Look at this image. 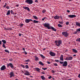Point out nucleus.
<instances>
[{"mask_svg":"<svg viewBox=\"0 0 80 80\" xmlns=\"http://www.w3.org/2000/svg\"><path fill=\"white\" fill-rule=\"evenodd\" d=\"M62 41L61 40H56L54 42L55 45L57 47H60V45L62 43Z\"/></svg>","mask_w":80,"mask_h":80,"instance_id":"1","label":"nucleus"},{"mask_svg":"<svg viewBox=\"0 0 80 80\" xmlns=\"http://www.w3.org/2000/svg\"><path fill=\"white\" fill-rule=\"evenodd\" d=\"M43 26L44 27L47 28L49 30L51 29V28H50L51 26H50V24H49V23H43Z\"/></svg>","mask_w":80,"mask_h":80,"instance_id":"2","label":"nucleus"},{"mask_svg":"<svg viewBox=\"0 0 80 80\" xmlns=\"http://www.w3.org/2000/svg\"><path fill=\"white\" fill-rule=\"evenodd\" d=\"M62 35H63L64 37H68V35H69V34L67 31L62 32Z\"/></svg>","mask_w":80,"mask_h":80,"instance_id":"3","label":"nucleus"},{"mask_svg":"<svg viewBox=\"0 0 80 80\" xmlns=\"http://www.w3.org/2000/svg\"><path fill=\"white\" fill-rule=\"evenodd\" d=\"M25 2L27 3L28 4H32L33 3L32 0H26Z\"/></svg>","mask_w":80,"mask_h":80,"instance_id":"4","label":"nucleus"},{"mask_svg":"<svg viewBox=\"0 0 80 80\" xmlns=\"http://www.w3.org/2000/svg\"><path fill=\"white\" fill-rule=\"evenodd\" d=\"M65 60H72L73 59V58L71 56L67 57L65 59Z\"/></svg>","mask_w":80,"mask_h":80,"instance_id":"5","label":"nucleus"},{"mask_svg":"<svg viewBox=\"0 0 80 80\" xmlns=\"http://www.w3.org/2000/svg\"><path fill=\"white\" fill-rule=\"evenodd\" d=\"M7 67H8V68L9 67H10L12 68H13V67H14V66H13V64H12V63H11L8 64H7Z\"/></svg>","mask_w":80,"mask_h":80,"instance_id":"6","label":"nucleus"},{"mask_svg":"<svg viewBox=\"0 0 80 80\" xmlns=\"http://www.w3.org/2000/svg\"><path fill=\"white\" fill-rule=\"evenodd\" d=\"M49 54H50L51 56V57H54L56 55L55 53L52 51H50L49 52Z\"/></svg>","mask_w":80,"mask_h":80,"instance_id":"7","label":"nucleus"},{"mask_svg":"<svg viewBox=\"0 0 80 80\" xmlns=\"http://www.w3.org/2000/svg\"><path fill=\"white\" fill-rule=\"evenodd\" d=\"M25 22L26 23H28L30 22H33V20L31 19H26L25 20Z\"/></svg>","mask_w":80,"mask_h":80,"instance_id":"8","label":"nucleus"},{"mask_svg":"<svg viewBox=\"0 0 80 80\" xmlns=\"http://www.w3.org/2000/svg\"><path fill=\"white\" fill-rule=\"evenodd\" d=\"M6 69V66L5 65L2 66L1 68V70H5Z\"/></svg>","mask_w":80,"mask_h":80,"instance_id":"9","label":"nucleus"},{"mask_svg":"<svg viewBox=\"0 0 80 80\" xmlns=\"http://www.w3.org/2000/svg\"><path fill=\"white\" fill-rule=\"evenodd\" d=\"M23 8H24L25 10H27L28 11V12H30V8H28V7H23Z\"/></svg>","mask_w":80,"mask_h":80,"instance_id":"10","label":"nucleus"},{"mask_svg":"<svg viewBox=\"0 0 80 80\" xmlns=\"http://www.w3.org/2000/svg\"><path fill=\"white\" fill-rule=\"evenodd\" d=\"M67 65H68L67 62V61H65L62 64V66H63V67H67Z\"/></svg>","mask_w":80,"mask_h":80,"instance_id":"11","label":"nucleus"},{"mask_svg":"<svg viewBox=\"0 0 80 80\" xmlns=\"http://www.w3.org/2000/svg\"><path fill=\"white\" fill-rule=\"evenodd\" d=\"M9 75H10V78H12V77H14V73H13V72H12L10 73L9 74Z\"/></svg>","mask_w":80,"mask_h":80,"instance_id":"12","label":"nucleus"},{"mask_svg":"<svg viewBox=\"0 0 80 80\" xmlns=\"http://www.w3.org/2000/svg\"><path fill=\"white\" fill-rule=\"evenodd\" d=\"M25 72H26L24 73L25 75H30L29 72H28V71H25Z\"/></svg>","mask_w":80,"mask_h":80,"instance_id":"13","label":"nucleus"},{"mask_svg":"<svg viewBox=\"0 0 80 80\" xmlns=\"http://www.w3.org/2000/svg\"><path fill=\"white\" fill-rule=\"evenodd\" d=\"M68 17L70 18H74V17H76V16L74 15H68Z\"/></svg>","mask_w":80,"mask_h":80,"instance_id":"14","label":"nucleus"},{"mask_svg":"<svg viewBox=\"0 0 80 80\" xmlns=\"http://www.w3.org/2000/svg\"><path fill=\"white\" fill-rule=\"evenodd\" d=\"M54 19H57V20H58L60 18V17L56 15L55 16H53Z\"/></svg>","mask_w":80,"mask_h":80,"instance_id":"15","label":"nucleus"},{"mask_svg":"<svg viewBox=\"0 0 80 80\" xmlns=\"http://www.w3.org/2000/svg\"><path fill=\"white\" fill-rule=\"evenodd\" d=\"M63 55H61V57H60V59L59 60V61H60L61 60V61H63Z\"/></svg>","mask_w":80,"mask_h":80,"instance_id":"16","label":"nucleus"},{"mask_svg":"<svg viewBox=\"0 0 80 80\" xmlns=\"http://www.w3.org/2000/svg\"><path fill=\"white\" fill-rule=\"evenodd\" d=\"M76 25H77L78 27H80V22H76Z\"/></svg>","mask_w":80,"mask_h":80,"instance_id":"17","label":"nucleus"},{"mask_svg":"<svg viewBox=\"0 0 80 80\" xmlns=\"http://www.w3.org/2000/svg\"><path fill=\"white\" fill-rule=\"evenodd\" d=\"M50 28L51 29H52V30H53V31H55V32H56V31H57L56 29L55 28L51 26Z\"/></svg>","mask_w":80,"mask_h":80,"instance_id":"18","label":"nucleus"},{"mask_svg":"<svg viewBox=\"0 0 80 80\" xmlns=\"http://www.w3.org/2000/svg\"><path fill=\"white\" fill-rule=\"evenodd\" d=\"M39 64L40 65H42V66H43L44 65V64H43V63L41 61H39Z\"/></svg>","mask_w":80,"mask_h":80,"instance_id":"19","label":"nucleus"},{"mask_svg":"<svg viewBox=\"0 0 80 80\" xmlns=\"http://www.w3.org/2000/svg\"><path fill=\"white\" fill-rule=\"evenodd\" d=\"M7 15H10V10L8 11L7 13L6 14Z\"/></svg>","mask_w":80,"mask_h":80,"instance_id":"20","label":"nucleus"},{"mask_svg":"<svg viewBox=\"0 0 80 80\" xmlns=\"http://www.w3.org/2000/svg\"><path fill=\"white\" fill-rule=\"evenodd\" d=\"M72 52H74V53H77V50L74 49H72Z\"/></svg>","mask_w":80,"mask_h":80,"instance_id":"21","label":"nucleus"},{"mask_svg":"<svg viewBox=\"0 0 80 80\" xmlns=\"http://www.w3.org/2000/svg\"><path fill=\"white\" fill-rule=\"evenodd\" d=\"M40 56L43 59H45V57L43 56V55L42 54H40Z\"/></svg>","mask_w":80,"mask_h":80,"instance_id":"22","label":"nucleus"},{"mask_svg":"<svg viewBox=\"0 0 80 80\" xmlns=\"http://www.w3.org/2000/svg\"><path fill=\"white\" fill-rule=\"evenodd\" d=\"M32 23H38V21L36 20H34L33 22H32Z\"/></svg>","mask_w":80,"mask_h":80,"instance_id":"23","label":"nucleus"},{"mask_svg":"<svg viewBox=\"0 0 80 80\" xmlns=\"http://www.w3.org/2000/svg\"><path fill=\"white\" fill-rule=\"evenodd\" d=\"M78 33H80V28L76 29Z\"/></svg>","mask_w":80,"mask_h":80,"instance_id":"24","label":"nucleus"},{"mask_svg":"<svg viewBox=\"0 0 80 80\" xmlns=\"http://www.w3.org/2000/svg\"><path fill=\"white\" fill-rule=\"evenodd\" d=\"M2 42H3V43H4V44L7 43V42L4 40H2Z\"/></svg>","mask_w":80,"mask_h":80,"instance_id":"25","label":"nucleus"},{"mask_svg":"<svg viewBox=\"0 0 80 80\" xmlns=\"http://www.w3.org/2000/svg\"><path fill=\"white\" fill-rule=\"evenodd\" d=\"M35 70H36V71H37V72H40V69L38 68H35Z\"/></svg>","mask_w":80,"mask_h":80,"instance_id":"26","label":"nucleus"},{"mask_svg":"<svg viewBox=\"0 0 80 80\" xmlns=\"http://www.w3.org/2000/svg\"><path fill=\"white\" fill-rule=\"evenodd\" d=\"M33 17L34 18H35L36 20H38V18H37V16H33Z\"/></svg>","mask_w":80,"mask_h":80,"instance_id":"27","label":"nucleus"},{"mask_svg":"<svg viewBox=\"0 0 80 80\" xmlns=\"http://www.w3.org/2000/svg\"><path fill=\"white\" fill-rule=\"evenodd\" d=\"M76 40V42H79L80 43V38L77 39Z\"/></svg>","mask_w":80,"mask_h":80,"instance_id":"28","label":"nucleus"},{"mask_svg":"<svg viewBox=\"0 0 80 80\" xmlns=\"http://www.w3.org/2000/svg\"><path fill=\"white\" fill-rule=\"evenodd\" d=\"M35 58V61H38V60H39V58H38V57H36V58Z\"/></svg>","mask_w":80,"mask_h":80,"instance_id":"29","label":"nucleus"},{"mask_svg":"<svg viewBox=\"0 0 80 80\" xmlns=\"http://www.w3.org/2000/svg\"><path fill=\"white\" fill-rule=\"evenodd\" d=\"M41 78L42 80H45V77L44 76H41Z\"/></svg>","mask_w":80,"mask_h":80,"instance_id":"30","label":"nucleus"},{"mask_svg":"<svg viewBox=\"0 0 80 80\" xmlns=\"http://www.w3.org/2000/svg\"><path fill=\"white\" fill-rule=\"evenodd\" d=\"M58 27H63L62 25L60 24H58Z\"/></svg>","mask_w":80,"mask_h":80,"instance_id":"31","label":"nucleus"},{"mask_svg":"<svg viewBox=\"0 0 80 80\" xmlns=\"http://www.w3.org/2000/svg\"><path fill=\"white\" fill-rule=\"evenodd\" d=\"M2 47H3V48H6V47H5V44H2Z\"/></svg>","mask_w":80,"mask_h":80,"instance_id":"32","label":"nucleus"},{"mask_svg":"<svg viewBox=\"0 0 80 80\" xmlns=\"http://www.w3.org/2000/svg\"><path fill=\"white\" fill-rule=\"evenodd\" d=\"M4 51L6 52H7V53H10V52H9V51H8V50L7 49L5 50Z\"/></svg>","mask_w":80,"mask_h":80,"instance_id":"33","label":"nucleus"},{"mask_svg":"<svg viewBox=\"0 0 80 80\" xmlns=\"http://www.w3.org/2000/svg\"><path fill=\"white\" fill-rule=\"evenodd\" d=\"M23 24H21L19 25V27H23Z\"/></svg>","mask_w":80,"mask_h":80,"instance_id":"34","label":"nucleus"},{"mask_svg":"<svg viewBox=\"0 0 80 80\" xmlns=\"http://www.w3.org/2000/svg\"><path fill=\"white\" fill-rule=\"evenodd\" d=\"M21 67H22L23 68H25V66L23 64H21Z\"/></svg>","mask_w":80,"mask_h":80,"instance_id":"35","label":"nucleus"},{"mask_svg":"<svg viewBox=\"0 0 80 80\" xmlns=\"http://www.w3.org/2000/svg\"><path fill=\"white\" fill-rule=\"evenodd\" d=\"M30 61V59H28L27 60H25L24 61V62H28Z\"/></svg>","mask_w":80,"mask_h":80,"instance_id":"36","label":"nucleus"},{"mask_svg":"<svg viewBox=\"0 0 80 80\" xmlns=\"http://www.w3.org/2000/svg\"><path fill=\"white\" fill-rule=\"evenodd\" d=\"M53 64L54 65V66H55L56 67H57V66H58V64H57V63H54Z\"/></svg>","mask_w":80,"mask_h":80,"instance_id":"37","label":"nucleus"},{"mask_svg":"<svg viewBox=\"0 0 80 80\" xmlns=\"http://www.w3.org/2000/svg\"><path fill=\"white\" fill-rule=\"evenodd\" d=\"M10 12L11 14H13V15H14V12H13V11H12V10H11Z\"/></svg>","mask_w":80,"mask_h":80,"instance_id":"38","label":"nucleus"},{"mask_svg":"<svg viewBox=\"0 0 80 80\" xmlns=\"http://www.w3.org/2000/svg\"><path fill=\"white\" fill-rule=\"evenodd\" d=\"M46 12V10L44 9L43 10H42V13H45V12Z\"/></svg>","mask_w":80,"mask_h":80,"instance_id":"39","label":"nucleus"},{"mask_svg":"<svg viewBox=\"0 0 80 80\" xmlns=\"http://www.w3.org/2000/svg\"><path fill=\"white\" fill-rule=\"evenodd\" d=\"M59 23H60V24H61V25L63 24V22H60V21H59L58 22Z\"/></svg>","mask_w":80,"mask_h":80,"instance_id":"40","label":"nucleus"},{"mask_svg":"<svg viewBox=\"0 0 80 80\" xmlns=\"http://www.w3.org/2000/svg\"><path fill=\"white\" fill-rule=\"evenodd\" d=\"M25 68H29V67H28V65H26L25 66Z\"/></svg>","mask_w":80,"mask_h":80,"instance_id":"41","label":"nucleus"},{"mask_svg":"<svg viewBox=\"0 0 80 80\" xmlns=\"http://www.w3.org/2000/svg\"><path fill=\"white\" fill-rule=\"evenodd\" d=\"M77 33H78V32H77V31L76 30V31L74 32V34H77Z\"/></svg>","mask_w":80,"mask_h":80,"instance_id":"42","label":"nucleus"},{"mask_svg":"<svg viewBox=\"0 0 80 80\" xmlns=\"http://www.w3.org/2000/svg\"><path fill=\"white\" fill-rule=\"evenodd\" d=\"M42 70H47V68H42Z\"/></svg>","mask_w":80,"mask_h":80,"instance_id":"43","label":"nucleus"},{"mask_svg":"<svg viewBox=\"0 0 80 80\" xmlns=\"http://www.w3.org/2000/svg\"><path fill=\"white\" fill-rule=\"evenodd\" d=\"M45 18H46V17L43 18H42V21H44V20H45Z\"/></svg>","mask_w":80,"mask_h":80,"instance_id":"44","label":"nucleus"},{"mask_svg":"<svg viewBox=\"0 0 80 80\" xmlns=\"http://www.w3.org/2000/svg\"><path fill=\"white\" fill-rule=\"evenodd\" d=\"M59 63L61 64H63V62H62L60 61H59Z\"/></svg>","mask_w":80,"mask_h":80,"instance_id":"45","label":"nucleus"},{"mask_svg":"<svg viewBox=\"0 0 80 80\" xmlns=\"http://www.w3.org/2000/svg\"><path fill=\"white\" fill-rule=\"evenodd\" d=\"M55 62H59V60H55Z\"/></svg>","mask_w":80,"mask_h":80,"instance_id":"46","label":"nucleus"},{"mask_svg":"<svg viewBox=\"0 0 80 80\" xmlns=\"http://www.w3.org/2000/svg\"><path fill=\"white\" fill-rule=\"evenodd\" d=\"M12 28H8V30H12Z\"/></svg>","mask_w":80,"mask_h":80,"instance_id":"47","label":"nucleus"},{"mask_svg":"<svg viewBox=\"0 0 80 80\" xmlns=\"http://www.w3.org/2000/svg\"><path fill=\"white\" fill-rule=\"evenodd\" d=\"M66 25H68V24H69V22H67L66 23Z\"/></svg>","mask_w":80,"mask_h":80,"instance_id":"48","label":"nucleus"},{"mask_svg":"<svg viewBox=\"0 0 80 80\" xmlns=\"http://www.w3.org/2000/svg\"><path fill=\"white\" fill-rule=\"evenodd\" d=\"M9 61H11V62H12V61H13V59H12V58H11V59H9Z\"/></svg>","mask_w":80,"mask_h":80,"instance_id":"49","label":"nucleus"},{"mask_svg":"<svg viewBox=\"0 0 80 80\" xmlns=\"http://www.w3.org/2000/svg\"><path fill=\"white\" fill-rule=\"evenodd\" d=\"M24 54H25V55H27V52H26V51H24Z\"/></svg>","mask_w":80,"mask_h":80,"instance_id":"50","label":"nucleus"},{"mask_svg":"<svg viewBox=\"0 0 80 80\" xmlns=\"http://www.w3.org/2000/svg\"><path fill=\"white\" fill-rule=\"evenodd\" d=\"M51 72H52V73H55V71L53 70H52Z\"/></svg>","mask_w":80,"mask_h":80,"instance_id":"51","label":"nucleus"},{"mask_svg":"<svg viewBox=\"0 0 80 80\" xmlns=\"http://www.w3.org/2000/svg\"><path fill=\"white\" fill-rule=\"evenodd\" d=\"M48 78H49V79H50V78H52V76H50L48 77Z\"/></svg>","mask_w":80,"mask_h":80,"instance_id":"52","label":"nucleus"},{"mask_svg":"<svg viewBox=\"0 0 80 80\" xmlns=\"http://www.w3.org/2000/svg\"><path fill=\"white\" fill-rule=\"evenodd\" d=\"M6 8H7V9H9V8H10L9 6L6 7Z\"/></svg>","mask_w":80,"mask_h":80,"instance_id":"53","label":"nucleus"},{"mask_svg":"<svg viewBox=\"0 0 80 80\" xmlns=\"http://www.w3.org/2000/svg\"><path fill=\"white\" fill-rule=\"evenodd\" d=\"M19 37H20V36H22V34H21V33H19Z\"/></svg>","mask_w":80,"mask_h":80,"instance_id":"54","label":"nucleus"},{"mask_svg":"<svg viewBox=\"0 0 80 80\" xmlns=\"http://www.w3.org/2000/svg\"><path fill=\"white\" fill-rule=\"evenodd\" d=\"M47 63L48 64H50V62L47 61Z\"/></svg>","mask_w":80,"mask_h":80,"instance_id":"55","label":"nucleus"},{"mask_svg":"<svg viewBox=\"0 0 80 80\" xmlns=\"http://www.w3.org/2000/svg\"><path fill=\"white\" fill-rule=\"evenodd\" d=\"M59 18H61V19H62V16H60V17H59Z\"/></svg>","mask_w":80,"mask_h":80,"instance_id":"56","label":"nucleus"},{"mask_svg":"<svg viewBox=\"0 0 80 80\" xmlns=\"http://www.w3.org/2000/svg\"><path fill=\"white\" fill-rule=\"evenodd\" d=\"M67 12H68V13H70V10H67Z\"/></svg>","mask_w":80,"mask_h":80,"instance_id":"57","label":"nucleus"},{"mask_svg":"<svg viewBox=\"0 0 80 80\" xmlns=\"http://www.w3.org/2000/svg\"><path fill=\"white\" fill-rule=\"evenodd\" d=\"M35 2H37V3H38V0H36L35 1Z\"/></svg>","mask_w":80,"mask_h":80,"instance_id":"58","label":"nucleus"},{"mask_svg":"<svg viewBox=\"0 0 80 80\" xmlns=\"http://www.w3.org/2000/svg\"><path fill=\"white\" fill-rule=\"evenodd\" d=\"M5 7H6V4L4 5L3 6V7L4 8H5Z\"/></svg>","mask_w":80,"mask_h":80,"instance_id":"59","label":"nucleus"},{"mask_svg":"<svg viewBox=\"0 0 80 80\" xmlns=\"http://www.w3.org/2000/svg\"><path fill=\"white\" fill-rule=\"evenodd\" d=\"M78 77H79V78H80V74H79Z\"/></svg>","mask_w":80,"mask_h":80,"instance_id":"60","label":"nucleus"},{"mask_svg":"<svg viewBox=\"0 0 80 80\" xmlns=\"http://www.w3.org/2000/svg\"><path fill=\"white\" fill-rule=\"evenodd\" d=\"M0 45H2V41H0Z\"/></svg>","mask_w":80,"mask_h":80,"instance_id":"61","label":"nucleus"},{"mask_svg":"<svg viewBox=\"0 0 80 80\" xmlns=\"http://www.w3.org/2000/svg\"><path fill=\"white\" fill-rule=\"evenodd\" d=\"M67 51H68V49H66V50H65V52H67Z\"/></svg>","mask_w":80,"mask_h":80,"instance_id":"62","label":"nucleus"},{"mask_svg":"<svg viewBox=\"0 0 80 80\" xmlns=\"http://www.w3.org/2000/svg\"><path fill=\"white\" fill-rule=\"evenodd\" d=\"M73 56L74 57H76V55H75V54H74V55H73Z\"/></svg>","mask_w":80,"mask_h":80,"instance_id":"63","label":"nucleus"},{"mask_svg":"<svg viewBox=\"0 0 80 80\" xmlns=\"http://www.w3.org/2000/svg\"><path fill=\"white\" fill-rule=\"evenodd\" d=\"M22 49H23V50L24 51H25V48H22Z\"/></svg>","mask_w":80,"mask_h":80,"instance_id":"64","label":"nucleus"}]
</instances>
